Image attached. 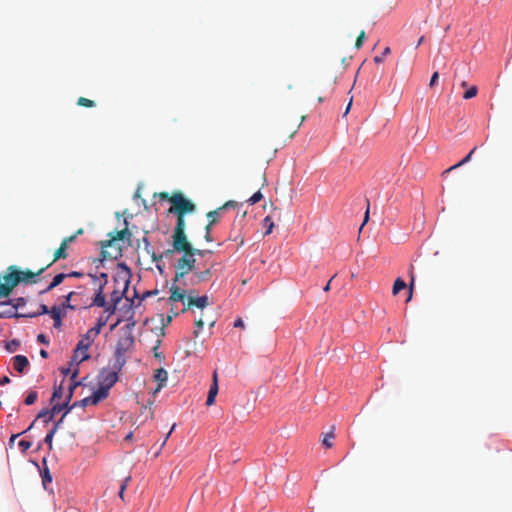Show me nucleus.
I'll list each match as a JSON object with an SVG mask.
<instances>
[{
    "mask_svg": "<svg viewBox=\"0 0 512 512\" xmlns=\"http://www.w3.org/2000/svg\"><path fill=\"white\" fill-rule=\"evenodd\" d=\"M69 411L67 410L65 412V414L61 417V419L55 423L54 427L52 429H55V432L58 430V428L61 426L62 422H63V419L65 417V415L68 413Z\"/></svg>",
    "mask_w": 512,
    "mask_h": 512,
    "instance_id": "62",
    "label": "nucleus"
},
{
    "mask_svg": "<svg viewBox=\"0 0 512 512\" xmlns=\"http://www.w3.org/2000/svg\"><path fill=\"white\" fill-rule=\"evenodd\" d=\"M158 196L160 197V199H162V200H168V201L170 202V198H171V196L169 195V193H168V192H160V193L158 194Z\"/></svg>",
    "mask_w": 512,
    "mask_h": 512,
    "instance_id": "61",
    "label": "nucleus"
},
{
    "mask_svg": "<svg viewBox=\"0 0 512 512\" xmlns=\"http://www.w3.org/2000/svg\"><path fill=\"white\" fill-rule=\"evenodd\" d=\"M50 415V411L49 410H42L39 414H38V418H42V417H46L47 418L49 417Z\"/></svg>",
    "mask_w": 512,
    "mask_h": 512,
    "instance_id": "64",
    "label": "nucleus"
},
{
    "mask_svg": "<svg viewBox=\"0 0 512 512\" xmlns=\"http://www.w3.org/2000/svg\"><path fill=\"white\" fill-rule=\"evenodd\" d=\"M38 398V395L35 391L29 392V394L26 396L24 402L26 405H32L36 402Z\"/></svg>",
    "mask_w": 512,
    "mask_h": 512,
    "instance_id": "37",
    "label": "nucleus"
},
{
    "mask_svg": "<svg viewBox=\"0 0 512 512\" xmlns=\"http://www.w3.org/2000/svg\"><path fill=\"white\" fill-rule=\"evenodd\" d=\"M438 78H439V73H438V72H434V73L432 74L431 79H430L429 86H430V87H433V86L437 83Z\"/></svg>",
    "mask_w": 512,
    "mask_h": 512,
    "instance_id": "52",
    "label": "nucleus"
},
{
    "mask_svg": "<svg viewBox=\"0 0 512 512\" xmlns=\"http://www.w3.org/2000/svg\"><path fill=\"white\" fill-rule=\"evenodd\" d=\"M263 226L266 228L265 235H269L272 232L273 227H274V223H273L272 218L270 216H266L263 219Z\"/></svg>",
    "mask_w": 512,
    "mask_h": 512,
    "instance_id": "32",
    "label": "nucleus"
},
{
    "mask_svg": "<svg viewBox=\"0 0 512 512\" xmlns=\"http://www.w3.org/2000/svg\"><path fill=\"white\" fill-rule=\"evenodd\" d=\"M37 340H38V342L45 344V345H47L49 343V341L47 340V338L44 334H39L37 336Z\"/></svg>",
    "mask_w": 512,
    "mask_h": 512,
    "instance_id": "59",
    "label": "nucleus"
},
{
    "mask_svg": "<svg viewBox=\"0 0 512 512\" xmlns=\"http://www.w3.org/2000/svg\"><path fill=\"white\" fill-rule=\"evenodd\" d=\"M236 205H237L236 202L228 201L224 205H222L221 207H219V208H217V209H215L213 211H209L206 214V217L208 219V224L215 225L220 220V218L222 217L224 211H226L229 207L234 208Z\"/></svg>",
    "mask_w": 512,
    "mask_h": 512,
    "instance_id": "6",
    "label": "nucleus"
},
{
    "mask_svg": "<svg viewBox=\"0 0 512 512\" xmlns=\"http://www.w3.org/2000/svg\"><path fill=\"white\" fill-rule=\"evenodd\" d=\"M106 323H107V318H104V317L98 318L96 326L89 329L90 333L98 336L100 334L102 327L105 326Z\"/></svg>",
    "mask_w": 512,
    "mask_h": 512,
    "instance_id": "27",
    "label": "nucleus"
},
{
    "mask_svg": "<svg viewBox=\"0 0 512 512\" xmlns=\"http://www.w3.org/2000/svg\"><path fill=\"white\" fill-rule=\"evenodd\" d=\"M13 368L19 372L23 373L25 369L29 366L28 358L24 355H16L12 358Z\"/></svg>",
    "mask_w": 512,
    "mask_h": 512,
    "instance_id": "13",
    "label": "nucleus"
},
{
    "mask_svg": "<svg viewBox=\"0 0 512 512\" xmlns=\"http://www.w3.org/2000/svg\"><path fill=\"white\" fill-rule=\"evenodd\" d=\"M209 305V298L206 295L200 297H188L187 304L183 307L182 312H186L190 307L195 306L204 309Z\"/></svg>",
    "mask_w": 512,
    "mask_h": 512,
    "instance_id": "9",
    "label": "nucleus"
},
{
    "mask_svg": "<svg viewBox=\"0 0 512 512\" xmlns=\"http://www.w3.org/2000/svg\"><path fill=\"white\" fill-rule=\"evenodd\" d=\"M477 92H478V89L476 86H472L470 89H468L464 94H463V98L468 100V99H471L473 97H475L477 95Z\"/></svg>",
    "mask_w": 512,
    "mask_h": 512,
    "instance_id": "40",
    "label": "nucleus"
},
{
    "mask_svg": "<svg viewBox=\"0 0 512 512\" xmlns=\"http://www.w3.org/2000/svg\"><path fill=\"white\" fill-rule=\"evenodd\" d=\"M196 259L190 254H183L175 264L174 282L181 281L187 274L195 270Z\"/></svg>",
    "mask_w": 512,
    "mask_h": 512,
    "instance_id": "5",
    "label": "nucleus"
},
{
    "mask_svg": "<svg viewBox=\"0 0 512 512\" xmlns=\"http://www.w3.org/2000/svg\"><path fill=\"white\" fill-rule=\"evenodd\" d=\"M89 397H90V400H91V401H90V404H91V405H96V404H98V403L101 401V399L97 396V394H96V393H93V394H92L91 396H89Z\"/></svg>",
    "mask_w": 512,
    "mask_h": 512,
    "instance_id": "54",
    "label": "nucleus"
},
{
    "mask_svg": "<svg viewBox=\"0 0 512 512\" xmlns=\"http://www.w3.org/2000/svg\"><path fill=\"white\" fill-rule=\"evenodd\" d=\"M76 240V235H71V236H68V237H65L63 240H62V243L65 245V246H69L70 243L74 242Z\"/></svg>",
    "mask_w": 512,
    "mask_h": 512,
    "instance_id": "51",
    "label": "nucleus"
},
{
    "mask_svg": "<svg viewBox=\"0 0 512 512\" xmlns=\"http://www.w3.org/2000/svg\"><path fill=\"white\" fill-rule=\"evenodd\" d=\"M407 284L401 278H397L393 284L392 293L393 295H397L401 290L405 289Z\"/></svg>",
    "mask_w": 512,
    "mask_h": 512,
    "instance_id": "26",
    "label": "nucleus"
},
{
    "mask_svg": "<svg viewBox=\"0 0 512 512\" xmlns=\"http://www.w3.org/2000/svg\"><path fill=\"white\" fill-rule=\"evenodd\" d=\"M19 345H20L19 341L11 340V341L7 342L6 350L10 353H13L18 349Z\"/></svg>",
    "mask_w": 512,
    "mask_h": 512,
    "instance_id": "38",
    "label": "nucleus"
},
{
    "mask_svg": "<svg viewBox=\"0 0 512 512\" xmlns=\"http://www.w3.org/2000/svg\"><path fill=\"white\" fill-rule=\"evenodd\" d=\"M90 401H91V400H90V397H86V398H84V399H82V400H80V401H76V402H74V403H73V405H72V406H70V407L68 408V411H70V410H71V409H73L74 407H78V406H80V407H85V406H87V405H91V404H90Z\"/></svg>",
    "mask_w": 512,
    "mask_h": 512,
    "instance_id": "36",
    "label": "nucleus"
},
{
    "mask_svg": "<svg viewBox=\"0 0 512 512\" xmlns=\"http://www.w3.org/2000/svg\"><path fill=\"white\" fill-rule=\"evenodd\" d=\"M96 337L97 335L90 333V330H88L83 338L78 342V350H83V352L87 353L88 348L91 346Z\"/></svg>",
    "mask_w": 512,
    "mask_h": 512,
    "instance_id": "17",
    "label": "nucleus"
},
{
    "mask_svg": "<svg viewBox=\"0 0 512 512\" xmlns=\"http://www.w3.org/2000/svg\"><path fill=\"white\" fill-rule=\"evenodd\" d=\"M78 375V369L74 370V372L72 373L71 375V380L73 381V383L70 384L69 386V392H68V395H67V401L69 402L73 396V392H74V389L79 385V383L75 382V378L77 377Z\"/></svg>",
    "mask_w": 512,
    "mask_h": 512,
    "instance_id": "29",
    "label": "nucleus"
},
{
    "mask_svg": "<svg viewBox=\"0 0 512 512\" xmlns=\"http://www.w3.org/2000/svg\"><path fill=\"white\" fill-rule=\"evenodd\" d=\"M170 292L171 295L168 300L171 304L174 302H182L184 306L187 304L188 297L186 296V290L175 285L174 283L170 288Z\"/></svg>",
    "mask_w": 512,
    "mask_h": 512,
    "instance_id": "8",
    "label": "nucleus"
},
{
    "mask_svg": "<svg viewBox=\"0 0 512 512\" xmlns=\"http://www.w3.org/2000/svg\"><path fill=\"white\" fill-rule=\"evenodd\" d=\"M334 437V427H332L331 431L324 436L322 444L326 448H331L333 446L332 440L334 439Z\"/></svg>",
    "mask_w": 512,
    "mask_h": 512,
    "instance_id": "30",
    "label": "nucleus"
},
{
    "mask_svg": "<svg viewBox=\"0 0 512 512\" xmlns=\"http://www.w3.org/2000/svg\"><path fill=\"white\" fill-rule=\"evenodd\" d=\"M65 315V312L62 310L61 307L53 306L50 309V316L52 317L54 321V327L60 328L62 325V316Z\"/></svg>",
    "mask_w": 512,
    "mask_h": 512,
    "instance_id": "18",
    "label": "nucleus"
},
{
    "mask_svg": "<svg viewBox=\"0 0 512 512\" xmlns=\"http://www.w3.org/2000/svg\"><path fill=\"white\" fill-rule=\"evenodd\" d=\"M65 278H67L66 273H59V274L55 275L53 280L51 281V283L44 290H42L40 292V294H45V293L50 292L52 289H54L55 287L60 285L64 281Z\"/></svg>",
    "mask_w": 512,
    "mask_h": 512,
    "instance_id": "20",
    "label": "nucleus"
},
{
    "mask_svg": "<svg viewBox=\"0 0 512 512\" xmlns=\"http://www.w3.org/2000/svg\"><path fill=\"white\" fill-rule=\"evenodd\" d=\"M126 235H130L127 228L117 231L115 234L109 233V239L101 242V255L103 259H116L121 255V248L116 247V242L123 240Z\"/></svg>",
    "mask_w": 512,
    "mask_h": 512,
    "instance_id": "3",
    "label": "nucleus"
},
{
    "mask_svg": "<svg viewBox=\"0 0 512 512\" xmlns=\"http://www.w3.org/2000/svg\"><path fill=\"white\" fill-rule=\"evenodd\" d=\"M390 52H391L390 48L386 47L380 56L374 57V62L381 63L383 61L384 57L387 56L388 54H390Z\"/></svg>",
    "mask_w": 512,
    "mask_h": 512,
    "instance_id": "46",
    "label": "nucleus"
},
{
    "mask_svg": "<svg viewBox=\"0 0 512 512\" xmlns=\"http://www.w3.org/2000/svg\"><path fill=\"white\" fill-rule=\"evenodd\" d=\"M18 445L22 452H26L28 449L31 448L32 443L27 440H21Z\"/></svg>",
    "mask_w": 512,
    "mask_h": 512,
    "instance_id": "47",
    "label": "nucleus"
},
{
    "mask_svg": "<svg viewBox=\"0 0 512 512\" xmlns=\"http://www.w3.org/2000/svg\"><path fill=\"white\" fill-rule=\"evenodd\" d=\"M263 198V195L260 191H257L256 193H254L248 200L247 202L250 204V205H254L256 203H258L261 199Z\"/></svg>",
    "mask_w": 512,
    "mask_h": 512,
    "instance_id": "39",
    "label": "nucleus"
},
{
    "mask_svg": "<svg viewBox=\"0 0 512 512\" xmlns=\"http://www.w3.org/2000/svg\"><path fill=\"white\" fill-rule=\"evenodd\" d=\"M68 404H69V402H68V401L64 402L63 404H60V403H54V404H53V406H52V408H51V410H50V415H49L48 419H46V420H45V422H48V421L52 420V418L54 417V415H55L56 413H59L60 411H62L64 408H67V409H68V408H69V407H68Z\"/></svg>",
    "mask_w": 512,
    "mask_h": 512,
    "instance_id": "25",
    "label": "nucleus"
},
{
    "mask_svg": "<svg viewBox=\"0 0 512 512\" xmlns=\"http://www.w3.org/2000/svg\"><path fill=\"white\" fill-rule=\"evenodd\" d=\"M98 277H99V280H100V283H99L98 287L105 288V286L108 283V275H107V273H104V272L100 273V275H98Z\"/></svg>",
    "mask_w": 512,
    "mask_h": 512,
    "instance_id": "45",
    "label": "nucleus"
},
{
    "mask_svg": "<svg viewBox=\"0 0 512 512\" xmlns=\"http://www.w3.org/2000/svg\"><path fill=\"white\" fill-rule=\"evenodd\" d=\"M90 306L105 307L106 299L104 297V288H95V296Z\"/></svg>",
    "mask_w": 512,
    "mask_h": 512,
    "instance_id": "19",
    "label": "nucleus"
},
{
    "mask_svg": "<svg viewBox=\"0 0 512 512\" xmlns=\"http://www.w3.org/2000/svg\"><path fill=\"white\" fill-rule=\"evenodd\" d=\"M87 359H89V355L86 352H83V350H78V346H76L70 366L73 364L79 365L81 362Z\"/></svg>",
    "mask_w": 512,
    "mask_h": 512,
    "instance_id": "21",
    "label": "nucleus"
},
{
    "mask_svg": "<svg viewBox=\"0 0 512 512\" xmlns=\"http://www.w3.org/2000/svg\"><path fill=\"white\" fill-rule=\"evenodd\" d=\"M42 481H43L44 486L46 485L47 482L52 481V477L50 476L48 469H45V471L42 475Z\"/></svg>",
    "mask_w": 512,
    "mask_h": 512,
    "instance_id": "49",
    "label": "nucleus"
},
{
    "mask_svg": "<svg viewBox=\"0 0 512 512\" xmlns=\"http://www.w3.org/2000/svg\"><path fill=\"white\" fill-rule=\"evenodd\" d=\"M217 393H218V377H217V372H214L213 373V383L210 386L207 400H206V404L208 406H211L214 404Z\"/></svg>",
    "mask_w": 512,
    "mask_h": 512,
    "instance_id": "15",
    "label": "nucleus"
},
{
    "mask_svg": "<svg viewBox=\"0 0 512 512\" xmlns=\"http://www.w3.org/2000/svg\"><path fill=\"white\" fill-rule=\"evenodd\" d=\"M211 254L212 252L211 251H208V250H200V249H196V248H191V253H189L193 258L194 256L198 255V256H204L205 254Z\"/></svg>",
    "mask_w": 512,
    "mask_h": 512,
    "instance_id": "44",
    "label": "nucleus"
},
{
    "mask_svg": "<svg viewBox=\"0 0 512 512\" xmlns=\"http://www.w3.org/2000/svg\"><path fill=\"white\" fill-rule=\"evenodd\" d=\"M211 268H207L203 271H196L193 273L191 277V284L192 285H198L204 281H207L211 278Z\"/></svg>",
    "mask_w": 512,
    "mask_h": 512,
    "instance_id": "12",
    "label": "nucleus"
},
{
    "mask_svg": "<svg viewBox=\"0 0 512 512\" xmlns=\"http://www.w3.org/2000/svg\"><path fill=\"white\" fill-rule=\"evenodd\" d=\"M365 31H361L356 39V42H355V47L357 49H360L364 43V40H365Z\"/></svg>",
    "mask_w": 512,
    "mask_h": 512,
    "instance_id": "41",
    "label": "nucleus"
},
{
    "mask_svg": "<svg viewBox=\"0 0 512 512\" xmlns=\"http://www.w3.org/2000/svg\"><path fill=\"white\" fill-rule=\"evenodd\" d=\"M68 247L65 246L62 242L60 244V247L55 251L54 258L51 263H49L46 267L49 268L54 262L60 260V259H66L68 254L66 252V249Z\"/></svg>",
    "mask_w": 512,
    "mask_h": 512,
    "instance_id": "22",
    "label": "nucleus"
},
{
    "mask_svg": "<svg viewBox=\"0 0 512 512\" xmlns=\"http://www.w3.org/2000/svg\"><path fill=\"white\" fill-rule=\"evenodd\" d=\"M234 327H236V328H244L245 327L244 321L241 317L236 318V320L234 321Z\"/></svg>",
    "mask_w": 512,
    "mask_h": 512,
    "instance_id": "55",
    "label": "nucleus"
},
{
    "mask_svg": "<svg viewBox=\"0 0 512 512\" xmlns=\"http://www.w3.org/2000/svg\"><path fill=\"white\" fill-rule=\"evenodd\" d=\"M54 435H55V429H51L50 432L46 435V437L44 439L45 443L48 444L50 450L52 449V441H53Z\"/></svg>",
    "mask_w": 512,
    "mask_h": 512,
    "instance_id": "42",
    "label": "nucleus"
},
{
    "mask_svg": "<svg viewBox=\"0 0 512 512\" xmlns=\"http://www.w3.org/2000/svg\"><path fill=\"white\" fill-rule=\"evenodd\" d=\"M89 277L92 279V283L94 284V286H95L96 288H98L99 283H100V280H99L98 275H92V274H89Z\"/></svg>",
    "mask_w": 512,
    "mask_h": 512,
    "instance_id": "57",
    "label": "nucleus"
},
{
    "mask_svg": "<svg viewBox=\"0 0 512 512\" xmlns=\"http://www.w3.org/2000/svg\"><path fill=\"white\" fill-rule=\"evenodd\" d=\"M413 268L414 267L411 265L410 266L409 291H408V297L406 299V302H409L412 299V295H413V287H414V283H415V277H414V274H413Z\"/></svg>",
    "mask_w": 512,
    "mask_h": 512,
    "instance_id": "31",
    "label": "nucleus"
},
{
    "mask_svg": "<svg viewBox=\"0 0 512 512\" xmlns=\"http://www.w3.org/2000/svg\"><path fill=\"white\" fill-rule=\"evenodd\" d=\"M47 267L39 269L37 272L31 270H20L16 265H10L0 274V299L10 296L14 288L20 283H36V277L40 276Z\"/></svg>",
    "mask_w": 512,
    "mask_h": 512,
    "instance_id": "1",
    "label": "nucleus"
},
{
    "mask_svg": "<svg viewBox=\"0 0 512 512\" xmlns=\"http://www.w3.org/2000/svg\"><path fill=\"white\" fill-rule=\"evenodd\" d=\"M195 325L197 327V329L195 330V335L198 336L199 334V329L203 328L204 326V320L202 318H199L198 320L195 321Z\"/></svg>",
    "mask_w": 512,
    "mask_h": 512,
    "instance_id": "50",
    "label": "nucleus"
},
{
    "mask_svg": "<svg viewBox=\"0 0 512 512\" xmlns=\"http://www.w3.org/2000/svg\"><path fill=\"white\" fill-rule=\"evenodd\" d=\"M118 375L115 371H104L100 375L99 385L110 388L117 382Z\"/></svg>",
    "mask_w": 512,
    "mask_h": 512,
    "instance_id": "11",
    "label": "nucleus"
},
{
    "mask_svg": "<svg viewBox=\"0 0 512 512\" xmlns=\"http://www.w3.org/2000/svg\"><path fill=\"white\" fill-rule=\"evenodd\" d=\"M366 201H367L368 206H367V209H366V212H365V215H364V221H363V223H362V225L360 227V230L368 222V219H369V200L367 199Z\"/></svg>",
    "mask_w": 512,
    "mask_h": 512,
    "instance_id": "56",
    "label": "nucleus"
},
{
    "mask_svg": "<svg viewBox=\"0 0 512 512\" xmlns=\"http://www.w3.org/2000/svg\"><path fill=\"white\" fill-rule=\"evenodd\" d=\"M10 383V378L8 376H4L0 379V386L6 385Z\"/></svg>",
    "mask_w": 512,
    "mask_h": 512,
    "instance_id": "63",
    "label": "nucleus"
},
{
    "mask_svg": "<svg viewBox=\"0 0 512 512\" xmlns=\"http://www.w3.org/2000/svg\"><path fill=\"white\" fill-rule=\"evenodd\" d=\"M126 487H127V484H126V483H122V484H121V486H120V490H119V497H120L122 500L124 499V493H125Z\"/></svg>",
    "mask_w": 512,
    "mask_h": 512,
    "instance_id": "60",
    "label": "nucleus"
},
{
    "mask_svg": "<svg viewBox=\"0 0 512 512\" xmlns=\"http://www.w3.org/2000/svg\"><path fill=\"white\" fill-rule=\"evenodd\" d=\"M134 344V338L131 334L119 339L116 346V355L121 356L125 354Z\"/></svg>",
    "mask_w": 512,
    "mask_h": 512,
    "instance_id": "10",
    "label": "nucleus"
},
{
    "mask_svg": "<svg viewBox=\"0 0 512 512\" xmlns=\"http://www.w3.org/2000/svg\"><path fill=\"white\" fill-rule=\"evenodd\" d=\"M111 300L116 304L121 300V295L118 291H113L111 294Z\"/></svg>",
    "mask_w": 512,
    "mask_h": 512,
    "instance_id": "53",
    "label": "nucleus"
},
{
    "mask_svg": "<svg viewBox=\"0 0 512 512\" xmlns=\"http://www.w3.org/2000/svg\"><path fill=\"white\" fill-rule=\"evenodd\" d=\"M21 314L15 311L12 300L0 302V318H20Z\"/></svg>",
    "mask_w": 512,
    "mask_h": 512,
    "instance_id": "7",
    "label": "nucleus"
},
{
    "mask_svg": "<svg viewBox=\"0 0 512 512\" xmlns=\"http://www.w3.org/2000/svg\"><path fill=\"white\" fill-rule=\"evenodd\" d=\"M212 227H213V225H210V224L207 223V225L204 228L205 229V236H204V238H205V240L207 242H212L213 241V238H212V235H211Z\"/></svg>",
    "mask_w": 512,
    "mask_h": 512,
    "instance_id": "43",
    "label": "nucleus"
},
{
    "mask_svg": "<svg viewBox=\"0 0 512 512\" xmlns=\"http://www.w3.org/2000/svg\"><path fill=\"white\" fill-rule=\"evenodd\" d=\"M62 396H63V387H62V385H60L58 387H55L54 391H53V394H52L51 402L54 403L56 400L61 399Z\"/></svg>",
    "mask_w": 512,
    "mask_h": 512,
    "instance_id": "34",
    "label": "nucleus"
},
{
    "mask_svg": "<svg viewBox=\"0 0 512 512\" xmlns=\"http://www.w3.org/2000/svg\"><path fill=\"white\" fill-rule=\"evenodd\" d=\"M154 379L158 382V386L154 393L159 392L165 385L168 379V373L165 369L159 368L155 370Z\"/></svg>",
    "mask_w": 512,
    "mask_h": 512,
    "instance_id": "14",
    "label": "nucleus"
},
{
    "mask_svg": "<svg viewBox=\"0 0 512 512\" xmlns=\"http://www.w3.org/2000/svg\"><path fill=\"white\" fill-rule=\"evenodd\" d=\"M75 295H76V293L74 291H71L70 293H68L65 296L64 302L61 305H59L58 307H61L64 312L66 309L75 310L76 306L71 304V300Z\"/></svg>",
    "mask_w": 512,
    "mask_h": 512,
    "instance_id": "24",
    "label": "nucleus"
},
{
    "mask_svg": "<svg viewBox=\"0 0 512 512\" xmlns=\"http://www.w3.org/2000/svg\"><path fill=\"white\" fill-rule=\"evenodd\" d=\"M94 393H96L97 396L101 400H103L108 397L109 389H107V387H103V386L99 385V388L96 391H94Z\"/></svg>",
    "mask_w": 512,
    "mask_h": 512,
    "instance_id": "35",
    "label": "nucleus"
},
{
    "mask_svg": "<svg viewBox=\"0 0 512 512\" xmlns=\"http://www.w3.org/2000/svg\"><path fill=\"white\" fill-rule=\"evenodd\" d=\"M25 303H26V301L23 297H19V298L15 299V302L13 303V306L15 307V311L17 312V309L19 307L24 306Z\"/></svg>",
    "mask_w": 512,
    "mask_h": 512,
    "instance_id": "48",
    "label": "nucleus"
},
{
    "mask_svg": "<svg viewBox=\"0 0 512 512\" xmlns=\"http://www.w3.org/2000/svg\"><path fill=\"white\" fill-rule=\"evenodd\" d=\"M66 275H67V277L81 278V277H83L84 274L82 272H79V271H72V272H70V273H68Z\"/></svg>",
    "mask_w": 512,
    "mask_h": 512,
    "instance_id": "58",
    "label": "nucleus"
},
{
    "mask_svg": "<svg viewBox=\"0 0 512 512\" xmlns=\"http://www.w3.org/2000/svg\"><path fill=\"white\" fill-rule=\"evenodd\" d=\"M143 243H144V246H145V251L147 252V254H149L152 258V260L154 262H158L160 261L164 255H168V254H171L173 251L172 250H167L165 251L163 254H160V255H157L151 248V245H150V242L147 238V236H144L143 239H142Z\"/></svg>",
    "mask_w": 512,
    "mask_h": 512,
    "instance_id": "16",
    "label": "nucleus"
},
{
    "mask_svg": "<svg viewBox=\"0 0 512 512\" xmlns=\"http://www.w3.org/2000/svg\"><path fill=\"white\" fill-rule=\"evenodd\" d=\"M77 104L79 106H83V107H87V108H92L95 106V102L88 99V98H85V97H79L78 100H77Z\"/></svg>",
    "mask_w": 512,
    "mask_h": 512,
    "instance_id": "33",
    "label": "nucleus"
},
{
    "mask_svg": "<svg viewBox=\"0 0 512 512\" xmlns=\"http://www.w3.org/2000/svg\"><path fill=\"white\" fill-rule=\"evenodd\" d=\"M43 314H50V309L45 304H40L39 310L35 312H28V313H22L21 316L27 317V318H34L39 315Z\"/></svg>",
    "mask_w": 512,
    "mask_h": 512,
    "instance_id": "23",
    "label": "nucleus"
},
{
    "mask_svg": "<svg viewBox=\"0 0 512 512\" xmlns=\"http://www.w3.org/2000/svg\"><path fill=\"white\" fill-rule=\"evenodd\" d=\"M170 203L171 206L168 212L176 215V224H186L185 215L193 213L196 210V205L187 199L181 192H175L170 198Z\"/></svg>",
    "mask_w": 512,
    "mask_h": 512,
    "instance_id": "2",
    "label": "nucleus"
},
{
    "mask_svg": "<svg viewBox=\"0 0 512 512\" xmlns=\"http://www.w3.org/2000/svg\"><path fill=\"white\" fill-rule=\"evenodd\" d=\"M476 149H477V148H476V147H474V148H473V149H472V150H471V151H470V152H469V153H468V154H467V155H466V156H465L461 161H459L457 164H455V165L451 166V167L447 170V172H448V171H451V170H453V169H456V168H458V167H460V166H462V165H464V164L468 163V162L471 160L472 155L474 154V152L476 151Z\"/></svg>",
    "mask_w": 512,
    "mask_h": 512,
    "instance_id": "28",
    "label": "nucleus"
},
{
    "mask_svg": "<svg viewBox=\"0 0 512 512\" xmlns=\"http://www.w3.org/2000/svg\"><path fill=\"white\" fill-rule=\"evenodd\" d=\"M186 224H176L172 234L173 251L188 254L192 245L185 234Z\"/></svg>",
    "mask_w": 512,
    "mask_h": 512,
    "instance_id": "4",
    "label": "nucleus"
}]
</instances>
